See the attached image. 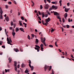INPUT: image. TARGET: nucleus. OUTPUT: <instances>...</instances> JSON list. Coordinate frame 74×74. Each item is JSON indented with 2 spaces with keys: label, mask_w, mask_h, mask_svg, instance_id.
<instances>
[{
  "label": "nucleus",
  "mask_w": 74,
  "mask_h": 74,
  "mask_svg": "<svg viewBox=\"0 0 74 74\" xmlns=\"http://www.w3.org/2000/svg\"><path fill=\"white\" fill-rule=\"evenodd\" d=\"M41 42L42 43H43V45L45 47H46V44H45V38H41Z\"/></svg>",
  "instance_id": "nucleus-1"
},
{
  "label": "nucleus",
  "mask_w": 74,
  "mask_h": 74,
  "mask_svg": "<svg viewBox=\"0 0 74 74\" xmlns=\"http://www.w3.org/2000/svg\"><path fill=\"white\" fill-rule=\"evenodd\" d=\"M3 11H2V9L0 7V19H3Z\"/></svg>",
  "instance_id": "nucleus-2"
},
{
  "label": "nucleus",
  "mask_w": 74,
  "mask_h": 74,
  "mask_svg": "<svg viewBox=\"0 0 74 74\" xmlns=\"http://www.w3.org/2000/svg\"><path fill=\"white\" fill-rule=\"evenodd\" d=\"M46 23H45V25L47 26L48 25V22H49L50 21V18L49 17L47 19H45Z\"/></svg>",
  "instance_id": "nucleus-3"
},
{
  "label": "nucleus",
  "mask_w": 74,
  "mask_h": 74,
  "mask_svg": "<svg viewBox=\"0 0 74 74\" xmlns=\"http://www.w3.org/2000/svg\"><path fill=\"white\" fill-rule=\"evenodd\" d=\"M14 63L15 70L16 71H17V67H16V64H17V62L15 61H14Z\"/></svg>",
  "instance_id": "nucleus-4"
},
{
  "label": "nucleus",
  "mask_w": 74,
  "mask_h": 74,
  "mask_svg": "<svg viewBox=\"0 0 74 74\" xmlns=\"http://www.w3.org/2000/svg\"><path fill=\"white\" fill-rule=\"evenodd\" d=\"M49 66H47V65H45L44 68L45 71H47V69H49Z\"/></svg>",
  "instance_id": "nucleus-5"
},
{
  "label": "nucleus",
  "mask_w": 74,
  "mask_h": 74,
  "mask_svg": "<svg viewBox=\"0 0 74 74\" xmlns=\"http://www.w3.org/2000/svg\"><path fill=\"white\" fill-rule=\"evenodd\" d=\"M7 43L8 44H10V45H12V44H11V42L10 41V40H9V38H8V37L7 38Z\"/></svg>",
  "instance_id": "nucleus-6"
},
{
  "label": "nucleus",
  "mask_w": 74,
  "mask_h": 74,
  "mask_svg": "<svg viewBox=\"0 0 74 74\" xmlns=\"http://www.w3.org/2000/svg\"><path fill=\"white\" fill-rule=\"evenodd\" d=\"M44 7L45 9H48L49 5H48V4H46L44 5Z\"/></svg>",
  "instance_id": "nucleus-7"
},
{
  "label": "nucleus",
  "mask_w": 74,
  "mask_h": 74,
  "mask_svg": "<svg viewBox=\"0 0 74 74\" xmlns=\"http://www.w3.org/2000/svg\"><path fill=\"white\" fill-rule=\"evenodd\" d=\"M54 12V15H56V16H59V13L56 12Z\"/></svg>",
  "instance_id": "nucleus-8"
},
{
  "label": "nucleus",
  "mask_w": 74,
  "mask_h": 74,
  "mask_svg": "<svg viewBox=\"0 0 74 74\" xmlns=\"http://www.w3.org/2000/svg\"><path fill=\"white\" fill-rule=\"evenodd\" d=\"M29 66V67L30 68L31 71H33L34 69V67H33V66H31L30 65Z\"/></svg>",
  "instance_id": "nucleus-9"
},
{
  "label": "nucleus",
  "mask_w": 74,
  "mask_h": 74,
  "mask_svg": "<svg viewBox=\"0 0 74 74\" xmlns=\"http://www.w3.org/2000/svg\"><path fill=\"white\" fill-rule=\"evenodd\" d=\"M36 47V48H38V49H37V52H39L40 51V50H39V49L40 48V47L37 45H35Z\"/></svg>",
  "instance_id": "nucleus-10"
},
{
  "label": "nucleus",
  "mask_w": 74,
  "mask_h": 74,
  "mask_svg": "<svg viewBox=\"0 0 74 74\" xmlns=\"http://www.w3.org/2000/svg\"><path fill=\"white\" fill-rule=\"evenodd\" d=\"M70 8H67H67H66L65 9L64 11H65V12H68V11H69V10H70Z\"/></svg>",
  "instance_id": "nucleus-11"
},
{
  "label": "nucleus",
  "mask_w": 74,
  "mask_h": 74,
  "mask_svg": "<svg viewBox=\"0 0 74 74\" xmlns=\"http://www.w3.org/2000/svg\"><path fill=\"white\" fill-rule=\"evenodd\" d=\"M59 41V40L58 39H56V41L55 42V45L56 47H58V46L57 45V42L58 41Z\"/></svg>",
  "instance_id": "nucleus-12"
},
{
  "label": "nucleus",
  "mask_w": 74,
  "mask_h": 74,
  "mask_svg": "<svg viewBox=\"0 0 74 74\" xmlns=\"http://www.w3.org/2000/svg\"><path fill=\"white\" fill-rule=\"evenodd\" d=\"M6 29H5V34H6V36H7L8 37V35H7V33H8V32H7V31H6Z\"/></svg>",
  "instance_id": "nucleus-13"
},
{
  "label": "nucleus",
  "mask_w": 74,
  "mask_h": 74,
  "mask_svg": "<svg viewBox=\"0 0 74 74\" xmlns=\"http://www.w3.org/2000/svg\"><path fill=\"white\" fill-rule=\"evenodd\" d=\"M52 4H58V2L57 1H53V2H51Z\"/></svg>",
  "instance_id": "nucleus-14"
},
{
  "label": "nucleus",
  "mask_w": 74,
  "mask_h": 74,
  "mask_svg": "<svg viewBox=\"0 0 74 74\" xmlns=\"http://www.w3.org/2000/svg\"><path fill=\"white\" fill-rule=\"evenodd\" d=\"M8 60H9V62L11 63V61H12V58H11L9 57Z\"/></svg>",
  "instance_id": "nucleus-15"
},
{
  "label": "nucleus",
  "mask_w": 74,
  "mask_h": 74,
  "mask_svg": "<svg viewBox=\"0 0 74 74\" xmlns=\"http://www.w3.org/2000/svg\"><path fill=\"white\" fill-rule=\"evenodd\" d=\"M22 21H19V24H20V26H23V25H22Z\"/></svg>",
  "instance_id": "nucleus-16"
},
{
  "label": "nucleus",
  "mask_w": 74,
  "mask_h": 74,
  "mask_svg": "<svg viewBox=\"0 0 74 74\" xmlns=\"http://www.w3.org/2000/svg\"><path fill=\"white\" fill-rule=\"evenodd\" d=\"M5 19L7 22H8L9 21V18H8V16H7L5 18Z\"/></svg>",
  "instance_id": "nucleus-17"
},
{
  "label": "nucleus",
  "mask_w": 74,
  "mask_h": 74,
  "mask_svg": "<svg viewBox=\"0 0 74 74\" xmlns=\"http://www.w3.org/2000/svg\"><path fill=\"white\" fill-rule=\"evenodd\" d=\"M14 51H15V52H18V51L19 52V50H18V49H14Z\"/></svg>",
  "instance_id": "nucleus-18"
},
{
  "label": "nucleus",
  "mask_w": 74,
  "mask_h": 74,
  "mask_svg": "<svg viewBox=\"0 0 74 74\" xmlns=\"http://www.w3.org/2000/svg\"><path fill=\"white\" fill-rule=\"evenodd\" d=\"M68 22H73V20L71 19L70 20V18H68Z\"/></svg>",
  "instance_id": "nucleus-19"
},
{
  "label": "nucleus",
  "mask_w": 74,
  "mask_h": 74,
  "mask_svg": "<svg viewBox=\"0 0 74 74\" xmlns=\"http://www.w3.org/2000/svg\"><path fill=\"white\" fill-rule=\"evenodd\" d=\"M13 32L12 33V34L13 36H14L15 35V32H14V30H13Z\"/></svg>",
  "instance_id": "nucleus-20"
},
{
  "label": "nucleus",
  "mask_w": 74,
  "mask_h": 74,
  "mask_svg": "<svg viewBox=\"0 0 74 74\" xmlns=\"http://www.w3.org/2000/svg\"><path fill=\"white\" fill-rule=\"evenodd\" d=\"M20 30H21V31L23 32H25V31H24V29H23V28H20Z\"/></svg>",
  "instance_id": "nucleus-21"
},
{
  "label": "nucleus",
  "mask_w": 74,
  "mask_h": 74,
  "mask_svg": "<svg viewBox=\"0 0 74 74\" xmlns=\"http://www.w3.org/2000/svg\"><path fill=\"white\" fill-rule=\"evenodd\" d=\"M62 0H60V1H59V3H60V6H62Z\"/></svg>",
  "instance_id": "nucleus-22"
},
{
  "label": "nucleus",
  "mask_w": 74,
  "mask_h": 74,
  "mask_svg": "<svg viewBox=\"0 0 74 74\" xmlns=\"http://www.w3.org/2000/svg\"><path fill=\"white\" fill-rule=\"evenodd\" d=\"M29 61V66H30V65H31V64L32 63V62H31V60H28Z\"/></svg>",
  "instance_id": "nucleus-23"
},
{
  "label": "nucleus",
  "mask_w": 74,
  "mask_h": 74,
  "mask_svg": "<svg viewBox=\"0 0 74 74\" xmlns=\"http://www.w3.org/2000/svg\"><path fill=\"white\" fill-rule=\"evenodd\" d=\"M64 16H65V18H67V13H66L64 15Z\"/></svg>",
  "instance_id": "nucleus-24"
},
{
  "label": "nucleus",
  "mask_w": 74,
  "mask_h": 74,
  "mask_svg": "<svg viewBox=\"0 0 74 74\" xmlns=\"http://www.w3.org/2000/svg\"><path fill=\"white\" fill-rule=\"evenodd\" d=\"M18 31H19V29H18V28L16 27V32H17Z\"/></svg>",
  "instance_id": "nucleus-25"
},
{
  "label": "nucleus",
  "mask_w": 74,
  "mask_h": 74,
  "mask_svg": "<svg viewBox=\"0 0 74 74\" xmlns=\"http://www.w3.org/2000/svg\"><path fill=\"white\" fill-rule=\"evenodd\" d=\"M42 18H44L45 16L44 13H42Z\"/></svg>",
  "instance_id": "nucleus-26"
},
{
  "label": "nucleus",
  "mask_w": 74,
  "mask_h": 74,
  "mask_svg": "<svg viewBox=\"0 0 74 74\" xmlns=\"http://www.w3.org/2000/svg\"><path fill=\"white\" fill-rule=\"evenodd\" d=\"M25 66V65L24 64H22L21 65V67H24Z\"/></svg>",
  "instance_id": "nucleus-27"
},
{
  "label": "nucleus",
  "mask_w": 74,
  "mask_h": 74,
  "mask_svg": "<svg viewBox=\"0 0 74 74\" xmlns=\"http://www.w3.org/2000/svg\"><path fill=\"white\" fill-rule=\"evenodd\" d=\"M51 69H52V66H50L49 69V71H51Z\"/></svg>",
  "instance_id": "nucleus-28"
},
{
  "label": "nucleus",
  "mask_w": 74,
  "mask_h": 74,
  "mask_svg": "<svg viewBox=\"0 0 74 74\" xmlns=\"http://www.w3.org/2000/svg\"><path fill=\"white\" fill-rule=\"evenodd\" d=\"M25 73H29V71L27 70H26L25 71Z\"/></svg>",
  "instance_id": "nucleus-29"
},
{
  "label": "nucleus",
  "mask_w": 74,
  "mask_h": 74,
  "mask_svg": "<svg viewBox=\"0 0 74 74\" xmlns=\"http://www.w3.org/2000/svg\"><path fill=\"white\" fill-rule=\"evenodd\" d=\"M40 47H44V45H43V44H41L40 45Z\"/></svg>",
  "instance_id": "nucleus-30"
},
{
  "label": "nucleus",
  "mask_w": 74,
  "mask_h": 74,
  "mask_svg": "<svg viewBox=\"0 0 74 74\" xmlns=\"http://www.w3.org/2000/svg\"><path fill=\"white\" fill-rule=\"evenodd\" d=\"M27 38L29 39V40H30V37L29 35H28Z\"/></svg>",
  "instance_id": "nucleus-31"
},
{
  "label": "nucleus",
  "mask_w": 74,
  "mask_h": 74,
  "mask_svg": "<svg viewBox=\"0 0 74 74\" xmlns=\"http://www.w3.org/2000/svg\"><path fill=\"white\" fill-rule=\"evenodd\" d=\"M10 42H12V40H11V38H9V39Z\"/></svg>",
  "instance_id": "nucleus-32"
},
{
  "label": "nucleus",
  "mask_w": 74,
  "mask_h": 74,
  "mask_svg": "<svg viewBox=\"0 0 74 74\" xmlns=\"http://www.w3.org/2000/svg\"><path fill=\"white\" fill-rule=\"evenodd\" d=\"M11 25L12 26H13V22L12 21H11Z\"/></svg>",
  "instance_id": "nucleus-33"
},
{
  "label": "nucleus",
  "mask_w": 74,
  "mask_h": 74,
  "mask_svg": "<svg viewBox=\"0 0 74 74\" xmlns=\"http://www.w3.org/2000/svg\"><path fill=\"white\" fill-rule=\"evenodd\" d=\"M49 47H51V48H53V46L52 45H49Z\"/></svg>",
  "instance_id": "nucleus-34"
},
{
  "label": "nucleus",
  "mask_w": 74,
  "mask_h": 74,
  "mask_svg": "<svg viewBox=\"0 0 74 74\" xmlns=\"http://www.w3.org/2000/svg\"><path fill=\"white\" fill-rule=\"evenodd\" d=\"M66 27H67V28H69V27H70V26H69V25H66Z\"/></svg>",
  "instance_id": "nucleus-35"
},
{
  "label": "nucleus",
  "mask_w": 74,
  "mask_h": 74,
  "mask_svg": "<svg viewBox=\"0 0 74 74\" xmlns=\"http://www.w3.org/2000/svg\"><path fill=\"white\" fill-rule=\"evenodd\" d=\"M20 50L21 52H23V49L22 48L20 49Z\"/></svg>",
  "instance_id": "nucleus-36"
},
{
  "label": "nucleus",
  "mask_w": 74,
  "mask_h": 74,
  "mask_svg": "<svg viewBox=\"0 0 74 74\" xmlns=\"http://www.w3.org/2000/svg\"><path fill=\"white\" fill-rule=\"evenodd\" d=\"M47 12L48 13V14H49V15H51V14H50V13L49 12H48V11H47Z\"/></svg>",
  "instance_id": "nucleus-37"
},
{
  "label": "nucleus",
  "mask_w": 74,
  "mask_h": 74,
  "mask_svg": "<svg viewBox=\"0 0 74 74\" xmlns=\"http://www.w3.org/2000/svg\"><path fill=\"white\" fill-rule=\"evenodd\" d=\"M21 19H22V20H23H23H24V18H23V17H21Z\"/></svg>",
  "instance_id": "nucleus-38"
},
{
  "label": "nucleus",
  "mask_w": 74,
  "mask_h": 74,
  "mask_svg": "<svg viewBox=\"0 0 74 74\" xmlns=\"http://www.w3.org/2000/svg\"><path fill=\"white\" fill-rule=\"evenodd\" d=\"M36 42L37 43L38 42V39H36Z\"/></svg>",
  "instance_id": "nucleus-39"
},
{
  "label": "nucleus",
  "mask_w": 74,
  "mask_h": 74,
  "mask_svg": "<svg viewBox=\"0 0 74 74\" xmlns=\"http://www.w3.org/2000/svg\"><path fill=\"white\" fill-rule=\"evenodd\" d=\"M52 73H51V74H54V72L53 70H52Z\"/></svg>",
  "instance_id": "nucleus-40"
},
{
  "label": "nucleus",
  "mask_w": 74,
  "mask_h": 74,
  "mask_svg": "<svg viewBox=\"0 0 74 74\" xmlns=\"http://www.w3.org/2000/svg\"><path fill=\"white\" fill-rule=\"evenodd\" d=\"M38 13L40 15H41V12H40L39 11L38 12Z\"/></svg>",
  "instance_id": "nucleus-41"
},
{
  "label": "nucleus",
  "mask_w": 74,
  "mask_h": 74,
  "mask_svg": "<svg viewBox=\"0 0 74 74\" xmlns=\"http://www.w3.org/2000/svg\"><path fill=\"white\" fill-rule=\"evenodd\" d=\"M32 37L33 38L34 37V35L33 34H32Z\"/></svg>",
  "instance_id": "nucleus-42"
},
{
  "label": "nucleus",
  "mask_w": 74,
  "mask_h": 74,
  "mask_svg": "<svg viewBox=\"0 0 74 74\" xmlns=\"http://www.w3.org/2000/svg\"><path fill=\"white\" fill-rule=\"evenodd\" d=\"M38 19H39V20H40V21H41V18L39 16L38 17Z\"/></svg>",
  "instance_id": "nucleus-43"
},
{
  "label": "nucleus",
  "mask_w": 74,
  "mask_h": 74,
  "mask_svg": "<svg viewBox=\"0 0 74 74\" xmlns=\"http://www.w3.org/2000/svg\"><path fill=\"white\" fill-rule=\"evenodd\" d=\"M62 22H63L64 23V22L65 21H64V19L63 18H62Z\"/></svg>",
  "instance_id": "nucleus-44"
},
{
  "label": "nucleus",
  "mask_w": 74,
  "mask_h": 74,
  "mask_svg": "<svg viewBox=\"0 0 74 74\" xmlns=\"http://www.w3.org/2000/svg\"><path fill=\"white\" fill-rule=\"evenodd\" d=\"M3 43V41H0V45H2V43Z\"/></svg>",
  "instance_id": "nucleus-45"
},
{
  "label": "nucleus",
  "mask_w": 74,
  "mask_h": 74,
  "mask_svg": "<svg viewBox=\"0 0 74 74\" xmlns=\"http://www.w3.org/2000/svg\"><path fill=\"white\" fill-rule=\"evenodd\" d=\"M42 23L43 24V25H45V23L44 24V22L43 20L42 21Z\"/></svg>",
  "instance_id": "nucleus-46"
},
{
  "label": "nucleus",
  "mask_w": 74,
  "mask_h": 74,
  "mask_svg": "<svg viewBox=\"0 0 74 74\" xmlns=\"http://www.w3.org/2000/svg\"><path fill=\"white\" fill-rule=\"evenodd\" d=\"M40 8H41V9H42V5H40Z\"/></svg>",
  "instance_id": "nucleus-47"
},
{
  "label": "nucleus",
  "mask_w": 74,
  "mask_h": 74,
  "mask_svg": "<svg viewBox=\"0 0 74 74\" xmlns=\"http://www.w3.org/2000/svg\"><path fill=\"white\" fill-rule=\"evenodd\" d=\"M13 26L14 28H15V26H16V25L14 24L13 25Z\"/></svg>",
  "instance_id": "nucleus-48"
},
{
  "label": "nucleus",
  "mask_w": 74,
  "mask_h": 74,
  "mask_svg": "<svg viewBox=\"0 0 74 74\" xmlns=\"http://www.w3.org/2000/svg\"><path fill=\"white\" fill-rule=\"evenodd\" d=\"M34 2H33V4L32 5V7H33V6H34Z\"/></svg>",
  "instance_id": "nucleus-49"
},
{
  "label": "nucleus",
  "mask_w": 74,
  "mask_h": 74,
  "mask_svg": "<svg viewBox=\"0 0 74 74\" xmlns=\"http://www.w3.org/2000/svg\"><path fill=\"white\" fill-rule=\"evenodd\" d=\"M48 14H46L45 15V17H48Z\"/></svg>",
  "instance_id": "nucleus-50"
},
{
  "label": "nucleus",
  "mask_w": 74,
  "mask_h": 74,
  "mask_svg": "<svg viewBox=\"0 0 74 74\" xmlns=\"http://www.w3.org/2000/svg\"><path fill=\"white\" fill-rule=\"evenodd\" d=\"M57 18H58V19H60V16H58Z\"/></svg>",
  "instance_id": "nucleus-51"
},
{
  "label": "nucleus",
  "mask_w": 74,
  "mask_h": 74,
  "mask_svg": "<svg viewBox=\"0 0 74 74\" xmlns=\"http://www.w3.org/2000/svg\"><path fill=\"white\" fill-rule=\"evenodd\" d=\"M58 51H59V52H62V50H61L60 49H58Z\"/></svg>",
  "instance_id": "nucleus-52"
},
{
  "label": "nucleus",
  "mask_w": 74,
  "mask_h": 74,
  "mask_svg": "<svg viewBox=\"0 0 74 74\" xmlns=\"http://www.w3.org/2000/svg\"><path fill=\"white\" fill-rule=\"evenodd\" d=\"M55 6L54 5L52 6V8H55Z\"/></svg>",
  "instance_id": "nucleus-53"
},
{
  "label": "nucleus",
  "mask_w": 74,
  "mask_h": 74,
  "mask_svg": "<svg viewBox=\"0 0 74 74\" xmlns=\"http://www.w3.org/2000/svg\"><path fill=\"white\" fill-rule=\"evenodd\" d=\"M19 66H20V65L19 64L18 65L17 67L18 69H19Z\"/></svg>",
  "instance_id": "nucleus-54"
},
{
  "label": "nucleus",
  "mask_w": 74,
  "mask_h": 74,
  "mask_svg": "<svg viewBox=\"0 0 74 74\" xmlns=\"http://www.w3.org/2000/svg\"><path fill=\"white\" fill-rule=\"evenodd\" d=\"M44 1L45 4L47 3V1L46 0H44Z\"/></svg>",
  "instance_id": "nucleus-55"
},
{
  "label": "nucleus",
  "mask_w": 74,
  "mask_h": 74,
  "mask_svg": "<svg viewBox=\"0 0 74 74\" xmlns=\"http://www.w3.org/2000/svg\"><path fill=\"white\" fill-rule=\"evenodd\" d=\"M41 50L42 51H43V47H41Z\"/></svg>",
  "instance_id": "nucleus-56"
},
{
  "label": "nucleus",
  "mask_w": 74,
  "mask_h": 74,
  "mask_svg": "<svg viewBox=\"0 0 74 74\" xmlns=\"http://www.w3.org/2000/svg\"><path fill=\"white\" fill-rule=\"evenodd\" d=\"M62 53L63 55H65V54L64 53V52H62Z\"/></svg>",
  "instance_id": "nucleus-57"
},
{
  "label": "nucleus",
  "mask_w": 74,
  "mask_h": 74,
  "mask_svg": "<svg viewBox=\"0 0 74 74\" xmlns=\"http://www.w3.org/2000/svg\"><path fill=\"white\" fill-rule=\"evenodd\" d=\"M67 5L68 6H69V5H70V3H67Z\"/></svg>",
  "instance_id": "nucleus-58"
},
{
  "label": "nucleus",
  "mask_w": 74,
  "mask_h": 74,
  "mask_svg": "<svg viewBox=\"0 0 74 74\" xmlns=\"http://www.w3.org/2000/svg\"><path fill=\"white\" fill-rule=\"evenodd\" d=\"M54 8L56 10V9H58V7L57 6H55Z\"/></svg>",
  "instance_id": "nucleus-59"
},
{
  "label": "nucleus",
  "mask_w": 74,
  "mask_h": 74,
  "mask_svg": "<svg viewBox=\"0 0 74 74\" xmlns=\"http://www.w3.org/2000/svg\"><path fill=\"white\" fill-rule=\"evenodd\" d=\"M8 4H11V2H9L8 3Z\"/></svg>",
  "instance_id": "nucleus-60"
},
{
  "label": "nucleus",
  "mask_w": 74,
  "mask_h": 74,
  "mask_svg": "<svg viewBox=\"0 0 74 74\" xmlns=\"http://www.w3.org/2000/svg\"><path fill=\"white\" fill-rule=\"evenodd\" d=\"M54 31V30H53V29H51V32H53Z\"/></svg>",
  "instance_id": "nucleus-61"
},
{
  "label": "nucleus",
  "mask_w": 74,
  "mask_h": 74,
  "mask_svg": "<svg viewBox=\"0 0 74 74\" xmlns=\"http://www.w3.org/2000/svg\"><path fill=\"white\" fill-rule=\"evenodd\" d=\"M21 15V14H20V12H18V16H19V15Z\"/></svg>",
  "instance_id": "nucleus-62"
},
{
  "label": "nucleus",
  "mask_w": 74,
  "mask_h": 74,
  "mask_svg": "<svg viewBox=\"0 0 74 74\" xmlns=\"http://www.w3.org/2000/svg\"><path fill=\"white\" fill-rule=\"evenodd\" d=\"M5 73H7V72H8L7 70L6 69H5Z\"/></svg>",
  "instance_id": "nucleus-63"
},
{
  "label": "nucleus",
  "mask_w": 74,
  "mask_h": 74,
  "mask_svg": "<svg viewBox=\"0 0 74 74\" xmlns=\"http://www.w3.org/2000/svg\"><path fill=\"white\" fill-rule=\"evenodd\" d=\"M9 29H10V30H12V27H9Z\"/></svg>",
  "instance_id": "nucleus-64"
}]
</instances>
